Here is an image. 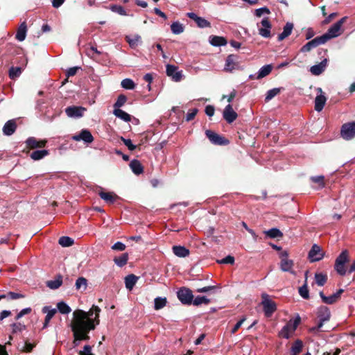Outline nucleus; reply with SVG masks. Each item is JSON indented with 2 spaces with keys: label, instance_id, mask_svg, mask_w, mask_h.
Returning <instances> with one entry per match:
<instances>
[{
  "label": "nucleus",
  "instance_id": "1",
  "mask_svg": "<svg viewBox=\"0 0 355 355\" xmlns=\"http://www.w3.org/2000/svg\"><path fill=\"white\" fill-rule=\"evenodd\" d=\"M85 318L83 310L76 309L73 311L71 327L73 338H76V340H89V332L96 328L93 322L85 320Z\"/></svg>",
  "mask_w": 355,
  "mask_h": 355
},
{
  "label": "nucleus",
  "instance_id": "2",
  "mask_svg": "<svg viewBox=\"0 0 355 355\" xmlns=\"http://www.w3.org/2000/svg\"><path fill=\"white\" fill-rule=\"evenodd\" d=\"M349 261V254L347 250H343L336 258L334 268L336 272L342 276L346 274L345 263Z\"/></svg>",
  "mask_w": 355,
  "mask_h": 355
},
{
  "label": "nucleus",
  "instance_id": "3",
  "mask_svg": "<svg viewBox=\"0 0 355 355\" xmlns=\"http://www.w3.org/2000/svg\"><path fill=\"white\" fill-rule=\"evenodd\" d=\"M347 17H343L339 21L336 22L334 25H332L327 31V33L322 35V36H325L326 42L329 40L336 37L340 35V29L343 24L347 21Z\"/></svg>",
  "mask_w": 355,
  "mask_h": 355
},
{
  "label": "nucleus",
  "instance_id": "4",
  "mask_svg": "<svg viewBox=\"0 0 355 355\" xmlns=\"http://www.w3.org/2000/svg\"><path fill=\"white\" fill-rule=\"evenodd\" d=\"M261 305L263 308L264 314L266 317H270L277 310V304L274 301L269 299V295L266 293L261 295Z\"/></svg>",
  "mask_w": 355,
  "mask_h": 355
},
{
  "label": "nucleus",
  "instance_id": "5",
  "mask_svg": "<svg viewBox=\"0 0 355 355\" xmlns=\"http://www.w3.org/2000/svg\"><path fill=\"white\" fill-rule=\"evenodd\" d=\"M239 56L236 54H230L227 55L225 60L224 71L232 73L234 70L240 69Z\"/></svg>",
  "mask_w": 355,
  "mask_h": 355
},
{
  "label": "nucleus",
  "instance_id": "6",
  "mask_svg": "<svg viewBox=\"0 0 355 355\" xmlns=\"http://www.w3.org/2000/svg\"><path fill=\"white\" fill-rule=\"evenodd\" d=\"M205 135L211 143L214 145L227 146L230 144V141L225 137H223L210 130H206Z\"/></svg>",
  "mask_w": 355,
  "mask_h": 355
},
{
  "label": "nucleus",
  "instance_id": "7",
  "mask_svg": "<svg viewBox=\"0 0 355 355\" xmlns=\"http://www.w3.org/2000/svg\"><path fill=\"white\" fill-rule=\"evenodd\" d=\"M178 300L186 305H191L193 302V295L191 290L186 287H182L177 292Z\"/></svg>",
  "mask_w": 355,
  "mask_h": 355
},
{
  "label": "nucleus",
  "instance_id": "8",
  "mask_svg": "<svg viewBox=\"0 0 355 355\" xmlns=\"http://www.w3.org/2000/svg\"><path fill=\"white\" fill-rule=\"evenodd\" d=\"M83 312L85 313V320L93 322L95 327L100 323L99 313L101 309L98 306L93 305L89 311H83Z\"/></svg>",
  "mask_w": 355,
  "mask_h": 355
},
{
  "label": "nucleus",
  "instance_id": "9",
  "mask_svg": "<svg viewBox=\"0 0 355 355\" xmlns=\"http://www.w3.org/2000/svg\"><path fill=\"white\" fill-rule=\"evenodd\" d=\"M288 252L286 251L282 252L280 254V268L284 272H289L291 274H295L292 270L294 263L291 259H288Z\"/></svg>",
  "mask_w": 355,
  "mask_h": 355
},
{
  "label": "nucleus",
  "instance_id": "10",
  "mask_svg": "<svg viewBox=\"0 0 355 355\" xmlns=\"http://www.w3.org/2000/svg\"><path fill=\"white\" fill-rule=\"evenodd\" d=\"M341 137L345 140H349L355 137V122L344 123L340 130Z\"/></svg>",
  "mask_w": 355,
  "mask_h": 355
},
{
  "label": "nucleus",
  "instance_id": "11",
  "mask_svg": "<svg viewBox=\"0 0 355 355\" xmlns=\"http://www.w3.org/2000/svg\"><path fill=\"white\" fill-rule=\"evenodd\" d=\"M317 317L319 319L318 327H322L324 323L329 321L331 318L329 309L325 306H321L318 309Z\"/></svg>",
  "mask_w": 355,
  "mask_h": 355
},
{
  "label": "nucleus",
  "instance_id": "12",
  "mask_svg": "<svg viewBox=\"0 0 355 355\" xmlns=\"http://www.w3.org/2000/svg\"><path fill=\"white\" fill-rule=\"evenodd\" d=\"M326 42V37L325 36H319L316 37L315 38L313 39L312 40L307 42L305 45H304L301 48V52L305 53L310 51L312 49L315 48L318 46L320 44H325Z\"/></svg>",
  "mask_w": 355,
  "mask_h": 355
},
{
  "label": "nucleus",
  "instance_id": "13",
  "mask_svg": "<svg viewBox=\"0 0 355 355\" xmlns=\"http://www.w3.org/2000/svg\"><path fill=\"white\" fill-rule=\"evenodd\" d=\"M72 139L76 141L82 140L85 143L91 144L94 141V137L89 130L83 129L78 135L72 136Z\"/></svg>",
  "mask_w": 355,
  "mask_h": 355
},
{
  "label": "nucleus",
  "instance_id": "14",
  "mask_svg": "<svg viewBox=\"0 0 355 355\" xmlns=\"http://www.w3.org/2000/svg\"><path fill=\"white\" fill-rule=\"evenodd\" d=\"M86 109L81 106H69L65 109V112L69 117L79 118L83 116Z\"/></svg>",
  "mask_w": 355,
  "mask_h": 355
},
{
  "label": "nucleus",
  "instance_id": "15",
  "mask_svg": "<svg viewBox=\"0 0 355 355\" xmlns=\"http://www.w3.org/2000/svg\"><path fill=\"white\" fill-rule=\"evenodd\" d=\"M323 258V253L321 248L314 244L309 252V259L311 262L318 261Z\"/></svg>",
  "mask_w": 355,
  "mask_h": 355
},
{
  "label": "nucleus",
  "instance_id": "16",
  "mask_svg": "<svg viewBox=\"0 0 355 355\" xmlns=\"http://www.w3.org/2000/svg\"><path fill=\"white\" fill-rule=\"evenodd\" d=\"M47 143L46 139L37 140L35 137H28L26 141V147L29 149L44 148Z\"/></svg>",
  "mask_w": 355,
  "mask_h": 355
},
{
  "label": "nucleus",
  "instance_id": "17",
  "mask_svg": "<svg viewBox=\"0 0 355 355\" xmlns=\"http://www.w3.org/2000/svg\"><path fill=\"white\" fill-rule=\"evenodd\" d=\"M223 116L228 123H232L236 119L238 114L233 110L232 105L228 104L223 110Z\"/></svg>",
  "mask_w": 355,
  "mask_h": 355
},
{
  "label": "nucleus",
  "instance_id": "18",
  "mask_svg": "<svg viewBox=\"0 0 355 355\" xmlns=\"http://www.w3.org/2000/svg\"><path fill=\"white\" fill-rule=\"evenodd\" d=\"M261 24L263 27L259 29V35L265 38L270 37V28L272 27V25L268 17L263 18Z\"/></svg>",
  "mask_w": 355,
  "mask_h": 355
},
{
  "label": "nucleus",
  "instance_id": "19",
  "mask_svg": "<svg viewBox=\"0 0 355 355\" xmlns=\"http://www.w3.org/2000/svg\"><path fill=\"white\" fill-rule=\"evenodd\" d=\"M178 67L175 65H166V74L168 76L172 77L173 80L178 82L182 80V73L178 71Z\"/></svg>",
  "mask_w": 355,
  "mask_h": 355
},
{
  "label": "nucleus",
  "instance_id": "20",
  "mask_svg": "<svg viewBox=\"0 0 355 355\" xmlns=\"http://www.w3.org/2000/svg\"><path fill=\"white\" fill-rule=\"evenodd\" d=\"M98 196L107 204L112 205L119 198L114 192H105L102 189L98 193Z\"/></svg>",
  "mask_w": 355,
  "mask_h": 355
},
{
  "label": "nucleus",
  "instance_id": "21",
  "mask_svg": "<svg viewBox=\"0 0 355 355\" xmlns=\"http://www.w3.org/2000/svg\"><path fill=\"white\" fill-rule=\"evenodd\" d=\"M328 60L324 58L319 64H315L310 68L311 73L314 76L320 75L326 69Z\"/></svg>",
  "mask_w": 355,
  "mask_h": 355
},
{
  "label": "nucleus",
  "instance_id": "22",
  "mask_svg": "<svg viewBox=\"0 0 355 355\" xmlns=\"http://www.w3.org/2000/svg\"><path fill=\"white\" fill-rule=\"evenodd\" d=\"M17 123L14 119L8 121L3 128V132L5 135L10 136L15 132Z\"/></svg>",
  "mask_w": 355,
  "mask_h": 355
},
{
  "label": "nucleus",
  "instance_id": "23",
  "mask_svg": "<svg viewBox=\"0 0 355 355\" xmlns=\"http://www.w3.org/2000/svg\"><path fill=\"white\" fill-rule=\"evenodd\" d=\"M42 313H47L45 317L44 322L43 324V327H42V329H45L48 327L49 323L50 320H51V318L57 313V310L55 309H49V306H44L42 308Z\"/></svg>",
  "mask_w": 355,
  "mask_h": 355
},
{
  "label": "nucleus",
  "instance_id": "24",
  "mask_svg": "<svg viewBox=\"0 0 355 355\" xmlns=\"http://www.w3.org/2000/svg\"><path fill=\"white\" fill-rule=\"evenodd\" d=\"M172 250L174 254L178 257H186L190 254L189 250L182 245H174Z\"/></svg>",
  "mask_w": 355,
  "mask_h": 355
},
{
  "label": "nucleus",
  "instance_id": "25",
  "mask_svg": "<svg viewBox=\"0 0 355 355\" xmlns=\"http://www.w3.org/2000/svg\"><path fill=\"white\" fill-rule=\"evenodd\" d=\"M27 32V26L25 21L22 22L19 26L15 38L20 42H22L25 40Z\"/></svg>",
  "mask_w": 355,
  "mask_h": 355
},
{
  "label": "nucleus",
  "instance_id": "26",
  "mask_svg": "<svg viewBox=\"0 0 355 355\" xmlns=\"http://www.w3.org/2000/svg\"><path fill=\"white\" fill-rule=\"evenodd\" d=\"M130 167L135 175H140L144 172V167L137 159H133L130 163Z\"/></svg>",
  "mask_w": 355,
  "mask_h": 355
},
{
  "label": "nucleus",
  "instance_id": "27",
  "mask_svg": "<svg viewBox=\"0 0 355 355\" xmlns=\"http://www.w3.org/2000/svg\"><path fill=\"white\" fill-rule=\"evenodd\" d=\"M209 39L211 44L214 46H225L227 43L226 39L221 36L213 35L210 36Z\"/></svg>",
  "mask_w": 355,
  "mask_h": 355
},
{
  "label": "nucleus",
  "instance_id": "28",
  "mask_svg": "<svg viewBox=\"0 0 355 355\" xmlns=\"http://www.w3.org/2000/svg\"><path fill=\"white\" fill-rule=\"evenodd\" d=\"M139 277L134 274L128 275L125 277V284L127 289L131 291L137 283Z\"/></svg>",
  "mask_w": 355,
  "mask_h": 355
},
{
  "label": "nucleus",
  "instance_id": "29",
  "mask_svg": "<svg viewBox=\"0 0 355 355\" xmlns=\"http://www.w3.org/2000/svg\"><path fill=\"white\" fill-rule=\"evenodd\" d=\"M327 98L324 95H318L315 98V110L317 112H320L324 108Z\"/></svg>",
  "mask_w": 355,
  "mask_h": 355
},
{
  "label": "nucleus",
  "instance_id": "30",
  "mask_svg": "<svg viewBox=\"0 0 355 355\" xmlns=\"http://www.w3.org/2000/svg\"><path fill=\"white\" fill-rule=\"evenodd\" d=\"M293 28V24L292 23H286L284 27L283 32L278 35V40L282 41L288 37L291 34Z\"/></svg>",
  "mask_w": 355,
  "mask_h": 355
},
{
  "label": "nucleus",
  "instance_id": "31",
  "mask_svg": "<svg viewBox=\"0 0 355 355\" xmlns=\"http://www.w3.org/2000/svg\"><path fill=\"white\" fill-rule=\"evenodd\" d=\"M303 342L297 339L292 345L291 348V353L292 355H299L302 351Z\"/></svg>",
  "mask_w": 355,
  "mask_h": 355
},
{
  "label": "nucleus",
  "instance_id": "32",
  "mask_svg": "<svg viewBox=\"0 0 355 355\" xmlns=\"http://www.w3.org/2000/svg\"><path fill=\"white\" fill-rule=\"evenodd\" d=\"M307 273L308 271L305 273V281L304 285L299 288L300 295L305 300L309 299V291L307 286Z\"/></svg>",
  "mask_w": 355,
  "mask_h": 355
},
{
  "label": "nucleus",
  "instance_id": "33",
  "mask_svg": "<svg viewBox=\"0 0 355 355\" xmlns=\"http://www.w3.org/2000/svg\"><path fill=\"white\" fill-rule=\"evenodd\" d=\"M272 70V64H266L263 66L259 71L256 79H261L269 75Z\"/></svg>",
  "mask_w": 355,
  "mask_h": 355
},
{
  "label": "nucleus",
  "instance_id": "34",
  "mask_svg": "<svg viewBox=\"0 0 355 355\" xmlns=\"http://www.w3.org/2000/svg\"><path fill=\"white\" fill-rule=\"evenodd\" d=\"M300 322H301V318L297 314V316L295 317V318L294 320H290L286 323L285 327H288V329H290V331L293 333L296 330V329L297 328V327L300 324Z\"/></svg>",
  "mask_w": 355,
  "mask_h": 355
},
{
  "label": "nucleus",
  "instance_id": "35",
  "mask_svg": "<svg viewBox=\"0 0 355 355\" xmlns=\"http://www.w3.org/2000/svg\"><path fill=\"white\" fill-rule=\"evenodd\" d=\"M113 114L121 120L129 122L131 121V116L121 109H114Z\"/></svg>",
  "mask_w": 355,
  "mask_h": 355
},
{
  "label": "nucleus",
  "instance_id": "36",
  "mask_svg": "<svg viewBox=\"0 0 355 355\" xmlns=\"http://www.w3.org/2000/svg\"><path fill=\"white\" fill-rule=\"evenodd\" d=\"M62 284V277L60 275H58L56 277V279L54 280H50L46 282V286L51 289H57Z\"/></svg>",
  "mask_w": 355,
  "mask_h": 355
},
{
  "label": "nucleus",
  "instance_id": "37",
  "mask_svg": "<svg viewBox=\"0 0 355 355\" xmlns=\"http://www.w3.org/2000/svg\"><path fill=\"white\" fill-rule=\"evenodd\" d=\"M48 155L49 151L46 150H37L32 152L30 157L34 160H40Z\"/></svg>",
  "mask_w": 355,
  "mask_h": 355
},
{
  "label": "nucleus",
  "instance_id": "38",
  "mask_svg": "<svg viewBox=\"0 0 355 355\" xmlns=\"http://www.w3.org/2000/svg\"><path fill=\"white\" fill-rule=\"evenodd\" d=\"M128 261V253H123L120 257H114V262L116 265H117L119 267H123L125 265L127 264V262Z\"/></svg>",
  "mask_w": 355,
  "mask_h": 355
},
{
  "label": "nucleus",
  "instance_id": "39",
  "mask_svg": "<svg viewBox=\"0 0 355 355\" xmlns=\"http://www.w3.org/2000/svg\"><path fill=\"white\" fill-rule=\"evenodd\" d=\"M320 296L322 302L327 304H333L338 300V299L337 298L336 295L334 293L329 297H327L324 295V293L321 291L320 292Z\"/></svg>",
  "mask_w": 355,
  "mask_h": 355
},
{
  "label": "nucleus",
  "instance_id": "40",
  "mask_svg": "<svg viewBox=\"0 0 355 355\" xmlns=\"http://www.w3.org/2000/svg\"><path fill=\"white\" fill-rule=\"evenodd\" d=\"M167 304L166 297H157L154 300V309L159 310L163 309Z\"/></svg>",
  "mask_w": 355,
  "mask_h": 355
},
{
  "label": "nucleus",
  "instance_id": "41",
  "mask_svg": "<svg viewBox=\"0 0 355 355\" xmlns=\"http://www.w3.org/2000/svg\"><path fill=\"white\" fill-rule=\"evenodd\" d=\"M264 233L267 236L272 239L283 236L282 232L277 228L270 229L267 231H265Z\"/></svg>",
  "mask_w": 355,
  "mask_h": 355
},
{
  "label": "nucleus",
  "instance_id": "42",
  "mask_svg": "<svg viewBox=\"0 0 355 355\" xmlns=\"http://www.w3.org/2000/svg\"><path fill=\"white\" fill-rule=\"evenodd\" d=\"M171 29L173 34L178 35L183 33L184 28L182 24L175 21L171 25Z\"/></svg>",
  "mask_w": 355,
  "mask_h": 355
},
{
  "label": "nucleus",
  "instance_id": "43",
  "mask_svg": "<svg viewBox=\"0 0 355 355\" xmlns=\"http://www.w3.org/2000/svg\"><path fill=\"white\" fill-rule=\"evenodd\" d=\"M283 89H284L282 87H281V88H273L272 89L268 90L267 92V94H266V98H265V101L266 102L270 101L275 96L278 95L281 92V91L283 90Z\"/></svg>",
  "mask_w": 355,
  "mask_h": 355
},
{
  "label": "nucleus",
  "instance_id": "44",
  "mask_svg": "<svg viewBox=\"0 0 355 355\" xmlns=\"http://www.w3.org/2000/svg\"><path fill=\"white\" fill-rule=\"evenodd\" d=\"M128 98L124 94L119 95L116 102L114 103V109H120L121 107L123 106L127 102Z\"/></svg>",
  "mask_w": 355,
  "mask_h": 355
},
{
  "label": "nucleus",
  "instance_id": "45",
  "mask_svg": "<svg viewBox=\"0 0 355 355\" xmlns=\"http://www.w3.org/2000/svg\"><path fill=\"white\" fill-rule=\"evenodd\" d=\"M315 280L318 286H322L326 284L327 281V275L322 273H315Z\"/></svg>",
  "mask_w": 355,
  "mask_h": 355
},
{
  "label": "nucleus",
  "instance_id": "46",
  "mask_svg": "<svg viewBox=\"0 0 355 355\" xmlns=\"http://www.w3.org/2000/svg\"><path fill=\"white\" fill-rule=\"evenodd\" d=\"M121 85L123 88L125 89H134L136 87L135 83L130 78L123 79L121 83Z\"/></svg>",
  "mask_w": 355,
  "mask_h": 355
},
{
  "label": "nucleus",
  "instance_id": "47",
  "mask_svg": "<svg viewBox=\"0 0 355 355\" xmlns=\"http://www.w3.org/2000/svg\"><path fill=\"white\" fill-rule=\"evenodd\" d=\"M58 243L62 247H69L73 244L74 241L73 239L63 236L59 239Z\"/></svg>",
  "mask_w": 355,
  "mask_h": 355
},
{
  "label": "nucleus",
  "instance_id": "48",
  "mask_svg": "<svg viewBox=\"0 0 355 355\" xmlns=\"http://www.w3.org/2000/svg\"><path fill=\"white\" fill-rule=\"evenodd\" d=\"M210 300L205 296H197L194 300L193 299L192 304L195 306H199L202 304H209Z\"/></svg>",
  "mask_w": 355,
  "mask_h": 355
},
{
  "label": "nucleus",
  "instance_id": "49",
  "mask_svg": "<svg viewBox=\"0 0 355 355\" xmlns=\"http://www.w3.org/2000/svg\"><path fill=\"white\" fill-rule=\"evenodd\" d=\"M58 311L62 314H68L71 312V308L64 302H60L57 304Z\"/></svg>",
  "mask_w": 355,
  "mask_h": 355
},
{
  "label": "nucleus",
  "instance_id": "50",
  "mask_svg": "<svg viewBox=\"0 0 355 355\" xmlns=\"http://www.w3.org/2000/svg\"><path fill=\"white\" fill-rule=\"evenodd\" d=\"M75 286L77 290H80L83 288L85 291L87 288V280L83 277H78L76 282Z\"/></svg>",
  "mask_w": 355,
  "mask_h": 355
},
{
  "label": "nucleus",
  "instance_id": "51",
  "mask_svg": "<svg viewBox=\"0 0 355 355\" xmlns=\"http://www.w3.org/2000/svg\"><path fill=\"white\" fill-rule=\"evenodd\" d=\"M21 73V68L19 67H12L9 70V77L10 78L14 80L16 78L19 77Z\"/></svg>",
  "mask_w": 355,
  "mask_h": 355
},
{
  "label": "nucleus",
  "instance_id": "52",
  "mask_svg": "<svg viewBox=\"0 0 355 355\" xmlns=\"http://www.w3.org/2000/svg\"><path fill=\"white\" fill-rule=\"evenodd\" d=\"M12 327V333L17 334L18 332H21L23 330L26 329V325L21 324V322L13 323L11 324Z\"/></svg>",
  "mask_w": 355,
  "mask_h": 355
},
{
  "label": "nucleus",
  "instance_id": "53",
  "mask_svg": "<svg viewBox=\"0 0 355 355\" xmlns=\"http://www.w3.org/2000/svg\"><path fill=\"white\" fill-rule=\"evenodd\" d=\"M110 10L114 12H116L121 15H123V16H125L127 15V13H126V11L125 10V9L121 6H119V5H112L110 6Z\"/></svg>",
  "mask_w": 355,
  "mask_h": 355
},
{
  "label": "nucleus",
  "instance_id": "54",
  "mask_svg": "<svg viewBox=\"0 0 355 355\" xmlns=\"http://www.w3.org/2000/svg\"><path fill=\"white\" fill-rule=\"evenodd\" d=\"M219 285L216 286H207L202 288H199L196 289V292L198 293H208L210 291H214L215 290L219 289Z\"/></svg>",
  "mask_w": 355,
  "mask_h": 355
},
{
  "label": "nucleus",
  "instance_id": "55",
  "mask_svg": "<svg viewBox=\"0 0 355 355\" xmlns=\"http://www.w3.org/2000/svg\"><path fill=\"white\" fill-rule=\"evenodd\" d=\"M311 180L314 183L318 184L319 187L322 188L325 186L324 177L323 175L313 176L311 178Z\"/></svg>",
  "mask_w": 355,
  "mask_h": 355
},
{
  "label": "nucleus",
  "instance_id": "56",
  "mask_svg": "<svg viewBox=\"0 0 355 355\" xmlns=\"http://www.w3.org/2000/svg\"><path fill=\"white\" fill-rule=\"evenodd\" d=\"M121 140L123 141V144L128 147V148L131 151L135 150L137 147L139 148V150L141 149V144H139V146L134 145L132 144V141L130 139H125L123 137H121Z\"/></svg>",
  "mask_w": 355,
  "mask_h": 355
},
{
  "label": "nucleus",
  "instance_id": "57",
  "mask_svg": "<svg viewBox=\"0 0 355 355\" xmlns=\"http://www.w3.org/2000/svg\"><path fill=\"white\" fill-rule=\"evenodd\" d=\"M141 40L140 36H135L133 38H130L129 37H126V41L128 42L129 45L132 48H135L138 45V42Z\"/></svg>",
  "mask_w": 355,
  "mask_h": 355
},
{
  "label": "nucleus",
  "instance_id": "58",
  "mask_svg": "<svg viewBox=\"0 0 355 355\" xmlns=\"http://www.w3.org/2000/svg\"><path fill=\"white\" fill-rule=\"evenodd\" d=\"M196 24L199 28L211 27V23L201 17H199Z\"/></svg>",
  "mask_w": 355,
  "mask_h": 355
},
{
  "label": "nucleus",
  "instance_id": "59",
  "mask_svg": "<svg viewBox=\"0 0 355 355\" xmlns=\"http://www.w3.org/2000/svg\"><path fill=\"white\" fill-rule=\"evenodd\" d=\"M291 333L292 332L290 331V329H288V327L284 326L282 330L279 332V336L288 339Z\"/></svg>",
  "mask_w": 355,
  "mask_h": 355
},
{
  "label": "nucleus",
  "instance_id": "60",
  "mask_svg": "<svg viewBox=\"0 0 355 355\" xmlns=\"http://www.w3.org/2000/svg\"><path fill=\"white\" fill-rule=\"evenodd\" d=\"M234 261L235 260H234V257H232L231 255H228L226 257H225L224 259L217 261V262L218 263H222V264H234Z\"/></svg>",
  "mask_w": 355,
  "mask_h": 355
},
{
  "label": "nucleus",
  "instance_id": "61",
  "mask_svg": "<svg viewBox=\"0 0 355 355\" xmlns=\"http://www.w3.org/2000/svg\"><path fill=\"white\" fill-rule=\"evenodd\" d=\"M198 112V110L197 108H193V109L190 110L186 116V119H185L186 121H190L193 120L195 118V116H196Z\"/></svg>",
  "mask_w": 355,
  "mask_h": 355
},
{
  "label": "nucleus",
  "instance_id": "62",
  "mask_svg": "<svg viewBox=\"0 0 355 355\" xmlns=\"http://www.w3.org/2000/svg\"><path fill=\"white\" fill-rule=\"evenodd\" d=\"M6 297L10 298V300H17L19 298H24V295L21 293H17L15 292L10 291L6 295Z\"/></svg>",
  "mask_w": 355,
  "mask_h": 355
},
{
  "label": "nucleus",
  "instance_id": "63",
  "mask_svg": "<svg viewBox=\"0 0 355 355\" xmlns=\"http://www.w3.org/2000/svg\"><path fill=\"white\" fill-rule=\"evenodd\" d=\"M35 346V344L31 343L28 342V340H26L25 345H24V349L22 351L26 353H30L32 352V350Z\"/></svg>",
  "mask_w": 355,
  "mask_h": 355
},
{
  "label": "nucleus",
  "instance_id": "64",
  "mask_svg": "<svg viewBox=\"0 0 355 355\" xmlns=\"http://www.w3.org/2000/svg\"><path fill=\"white\" fill-rule=\"evenodd\" d=\"M125 248H126L125 245L120 241L115 243L112 246V249L113 250H117V251H123L125 249Z\"/></svg>",
  "mask_w": 355,
  "mask_h": 355
}]
</instances>
